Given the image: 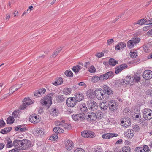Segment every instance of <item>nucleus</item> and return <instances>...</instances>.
I'll return each mask as SVG.
<instances>
[{"label": "nucleus", "instance_id": "12", "mask_svg": "<svg viewBox=\"0 0 152 152\" xmlns=\"http://www.w3.org/2000/svg\"><path fill=\"white\" fill-rule=\"evenodd\" d=\"M66 148L67 150H70L73 147V143L72 141L68 140L65 142Z\"/></svg>", "mask_w": 152, "mask_h": 152}, {"label": "nucleus", "instance_id": "43", "mask_svg": "<svg viewBox=\"0 0 152 152\" xmlns=\"http://www.w3.org/2000/svg\"><path fill=\"white\" fill-rule=\"evenodd\" d=\"M122 151L123 152H130V148L129 146H126L123 148Z\"/></svg>", "mask_w": 152, "mask_h": 152}, {"label": "nucleus", "instance_id": "41", "mask_svg": "<svg viewBox=\"0 0 152 152\" xmlns=\"http://www.w3.org/2000/svg\"><path fill=\"white\" fill-rule=\"evenodd\" d=\"M88 138L94 137L95 136V133L91 131H88Z\"/></svg>", "mask_w": 152, "mask_h": 152}, {"label": "nucleus", "instance_id": "35", "mask_svg": "<svg viewBox=\"0 0 152 152\" xmlns=\"http://www.w3.org/2000/svg\"><path fill=\"white\" fill-rule=\"evenodd\" d=\"M58 138V134H53L50 138V140L55 141Z\"/></svg>", "mask_w": 152, "mask_h": 152}, {"label": "nucleus", "instance_id": "20", "mask_svg": "<svg viewBox=\"0 0 152 152\" xmlns=\"http://www.w3.org/2000/svg\"><path fill=\"white\" fill-rule=\"evenodd\" d=\"M126 80H123L122 83L123 84H124V83H126V84H130V81H131L132 82L133 80V77H131V76H127L126 77Z\"/></svg>", "mask_w": 152, "mask_h": 152}, {"label": "nucleus", "instance_id": "39", "mask_svg": "<svg viewBox=\"0 0 152 152\" xmlns=\"http://www.w3.org/2000/svg\"><path fill=\"white\" fill-rule=\"evenodd\" d=\"M99 80H101L100 79V76L99 77L98 76H93L92 78V81L94 83L97 82Z\"/></svg>", "mask_w": 152, "mask_h": 152}, {"label": "nucleus", "instance_id": "27", "mask_svg": "<svg viewBox=\"0 0 152 152\" xmlns=\"http://www.w3.org/2000/svg\"><path fill=\"white\" fill-rule=\"evenodd\" d=\"M82 67L81 66L79 65H76L74 66L72 68V70L75 73H77L79 72L80 70L81 69Z\"/></svg>", "mask_w": 152, "mask_h": 152}, {"label": "nucleus", "instance_id": "15", "mask_svg": "<svg viewBox=\"0 0 152 152\" xmlns=\"http://www.w3.org/2000/svg\"><path fill=\"white\" fill-rule=\"evenodd\" d=\"M118 134L116 133H109L105 134L102 136V137L104 139H109L114 137H116Z\"/></svg>", "mask_w": 152, "mask_h": 152}, {"label": "nucleus", "instance_id": "62", "mask_svg": "<svg viewBox=\"0 0 152 152\" xmlns=\"http://www.w3.org/2000/svg\"><path fill=\"white\" fill-rule=\"evenodd\" d=\"M151 20H147L146 19V20L145 21L144 24H151Z\"/></svg>", "mask_w": 152, "mask_h": 152}, {"label": "nucleus", "instance_id": "28", "mask_svg": "<svg viewBox=\"0 0 152 152\" xmlns=\"http://www.w3.org/2000/svg\"><path fill=\"white\" fill-rule=\"evenodd\" d=\"M65 98L63 95H59L56 97L57 101L59 102H62L65 100Z\"/></svg>", "mask_w": 152, "mask_h": 152}, {"label": "nucleus", "instance_id": "1", "mask_svg": "<svg viewBox=\"0 0 152 152\" xmlns=\"http://www.w3.org/2000/svg\"><path fill=\"white\" fill-rule=\"evenodd\" d=\"M20 150H26L31 147V142L28 140H20Z\"/></svg>", "mask_w": 152, "mask_h": 152}, {"label": "nucleus", "instance_id": "26", "mask_svg": "<svg viewBox=\"0 0 152 152\" xmlns=\"http://www.w3.org/2000/svg\"><path fill=\"white\" fill-rule=\"evenodd\" d=\"M53 130L56 134L62 133L64 132V130L61 127H56L54 128Z\"/></svg>", "mask_w": 152, "mask_h": 152}, {"label": "nucleus", "instance_id": "51", "mask_svg": "<svg viewBox=\"0 0 152 152\" xmlns=\"http://www.w3.org/2000/svg\"><path fill=\"white\" fill-rule=\"evenodd\" d=\"M121 49H122L126 46V44L123 42H120L118 43Z\"/></svg>", "mask_w": 152, "mask_h": 152}, {"label": "nucleus", "instance_id": "10", "mask_svg": "<svg viewBox=\"0 0 152 152\" xmlns=\"http://www.w3.org/2000/svg\"><path fill=\"white\" fill-rule=\"evenodd\" d=\"M95 94L96 97L98 100H101L103 99L105 96L104 92H101L100 90H98L95 92Z\"/></svg>", "mask_w": 152, "mask_h": 152}, {"label": "nucleus", "instance_id": "37", "mask_svg": "<svg viewBox=\"0 0 152 152\" xmlns=\"http://www.w3.org/2000/svg\"><path fill=\"white\" fill-rule=\"evenodd\" d=\"M64 74L66 76L69 77H72L73 75L72 72L69 70L66 71L64 72Z\"/></svg>", "mask_w": 152, "mask_h": 152}, {"label": "nucleus", "instance_id": "31", "mask_svg": "<svg viewBox=\"0 0 152 152\" xmlns=\"http://www.w3.org/2000/svg\"><path fill=\"white\" fill-rule=\"evenodd\" d=\"M58 113V110L56 109L53 108L50 112V114L53 116H56Z\"/></svg>", "mask_w": 152, "mask_h": 152}, {"label": "nucleus", "instance_id": "7", "mask_svg": "<svg viewBox=\"0 0 152 152\" xmlns=\"http://www.w3.org/2000/svg\"><path fill=\"white\" fill-rule=\"evenodd\" d=\"M113 73L112 71H110L100 76L101 80H105L110 77H113Z\"/></svg>", "mask_w": 152, "mask_h": 152}, {"label": "nucleus", "instance_id": "61", "mask_svg": "<svg viewBox=\"0 0 152 152\" xmlns=\"http://www.w3.org/2000/svg\"><path fill=\"white\" fill-rule=\"evenodd\" d=\"M113 42V39H110L109 40H108L107 41V45H110L111 44H112Z\"/></svg>", "mask_w": 152, "mask_h": 152}, {"label": "nucleus", "instance_id": "14", "mask_svg": "<svg viewBox=\"0 0 152 152\" xmlns=\"http://www.w3.org/2000/svg\"><path fill=\"white\" fill-rule=\"evenodd\" d=\"M29 121L34 123H37L40 121L39 119L37 118V116L35 114H33L30 115L29 118Z\"/></svg>", "mask_w": 152, "mask_h": 152}, {"label": "nucleus", "instance_id": "64", "mask_svg": "<svg viewBox=\"0 0 152 152\" xmlns=\"http://www.w3.org/2000/svg\"><path fill=\"white\" fill-rule=\"evenodd\" d=\"M18 149L17 148L13 149L10 150L9 152H18Z\"/></svg>", "mask_w": 152, "mask_h": 152}, {"label": "nucleus", "instance_id": "54", "mask_svg": "<svg viewBox=\"0 0 152 152\" xmlns=\"http://www.w3.org/2000/svg\"><path fill=\"white\" fill-rule=\"evenodd\" d=\"M19 141L18 140H17V139L15 140L13 142V145L15 146H18V145L19 144Z\"/></svg>", "mask_w": 152, "mask_h": 152}, {"label": "nucleus", "instance_id": "21", "mask_svg": "<svg viewBox=\"0 0 152 152\" xmlns=\"http://www.w3.org/2000/svg\"><path fill=\"white\" fill-rule=\"evenodd\" d=\"M101 109L103 111L106 110L108 107V104L106 102H102L99 104Z\"/></svg>", "mask_w": 152, "mask_h": 152}, {"label": "nucleus", "instance_id": "53", "mask_svg": "<svg viewBox=\"0 0 152 152\" xmlns=\"http://www.w3.org/2000/svg\"><path fill=\"white\" fill-rule=\"evenodd\" d=\"M5 125V123L3 120L1 119L0 120V128L3 127Z\"/></svg>", "mask_w": 152, "mask_h": 152}, {"label": "nucleus", "instance_id": "55", "mask_svg": "<svg viewBox=\"0 0 152 152\" xmlns=\"http://www.w3.org/2000/svg\"><path fill=\"white\" fill-rule=\"evenodd\" d=\"M143 48L144 51L146 52H148L149 51V50L148 49V47L145 45L143 46Z\"/></svg>", "mask_w": 152, "mask_h": 152}, {"label": "nucleus", "instance_id": "40", "mask_svg": "<svg viewBox=\"0 0 152 152\" xmlns=\"http://www.w3.org/2000/svg\"><path fill=\"white\" fill-rule=\"evenodd\" d=\"M130 56L132 58H134L137 56V53L134 51H131L130 52Z\"/></svg>", "mask_w": 152, "mask_h": 152}, {"label": "nucleus", "instance_id": "42", "mask_svg": "<svg viewBox=\"0 0 152 152\" xmlns=\"http://www.w3.org/2000/svg\"><path fill=\"white\" fill-rule=\"evenodd\" d=\"M143 149L142 147H138L135 148L134 150L135 152H144Z\"/></svg>", "mask_w": 152, "mask_h": 152}, {"label": "nucleus", "instance_id": "34", "mask_svg": "<svg viewBox=\"0 0 152 152\" xmlns=\"http://www.w3.org/2000/svg\"><path fill=\"white\" fill-rule=\"evenodd\" d=\"M19 115V110L17 109L15 110L12 113V116L14 118H17L18 117Z\"/></svg>", "mask_w": 152, "mask_h": 152}, {"label": "nucleus", "instance_id": "24", "mask_svg": "<svg viewBox=\"0 0 152 152\" xmlns=\"http://www.w3.org/2000/svg\"><path fill=\"white\" fill-rule=\"evenodd\" d=\"M12 129L11 127L5 128L1 130L0 132L2 134H5L9 133Z\"/></svg>", "mask_w": 152, "mask_h": 152}, {"label": "nucleus", "instance_id": "30", "mask_svg": "<svg viewBox=\"0 0 152 152\" xmlns=\"http://www.w3.org/2000/svg\"><path fill=\"white\" fill-rule=\"evenodd\" d=\"M45 91L46 90L43 88H42L40 89H39L38 90L36 91V92L38 93L39 96L43 94Z\"/></svg>", "mask_w": 152, "mask_h": 152}, {"label": "nucleus", "instance_id": "50", "mask_svg": "<svg viewBox=\"0 0 152 152\" xmlns=\"http://www.w3.org/2000/svg\"><path fill=\"white\" fill-rule=\"evenodd\" d=\"M142 148L144 149L143 150L144 152H149L150 151L149 148L147 145H144Z\"/></svg>", "mask_w": 152, "mask_h": 152}, {"label": "nucleus", "instance_id": "33", "mask_svg": "<svg viewBox=\"0 0 152 152\" xmlns=\"http://www.w3.org/2000/svg\"><path fill=\"white\" fill-rule=\"evenodd\" d=\"M14 118L12 116L7 118L6 120L7 124H12L13 123L14 121Z\"/></svg>", "mask_w": 152, "mask_h": 152}, {"label": "nucleus", "instance_id": "29", "mask_svg": "<svg viewBox=\"0 0 152 152\" xmlns=\"http://www.w3.org/2000/svg\"><path fill=\"white\" fill-rule=\"evenodd\" d=\"M12 146H13V144L12 143V141L11 140V139L9 137H8L7 138V140L6 146L7 147L10 148Z\"/></svg>", "mask_w": 152, "mask_h": 152}, {"label": "nucleus", "instance_id": "38", "mask_svg": "<svg viewBox=\"0 0 152 152\" xmlns=\"http://www.w3.org/2000/svg\"><path fill=\"white\" fill-rule=\"evenodd\" d=\"M134 44L131 40L128 41L127 42V46L130 48H131L134 47Z\"/></svg>", "mask_w": 152, "mask_h": 152}, {"label": "nucleus", "instance_id": "5", "mask_svg": "<svg viewBox=\"0 0 152 152\" xmlns=\"http://www.w3.org/2000/svg\"><path fill=\"white\" fill-rule=\"evenodd\" d=\"M143 118L146 120H149L152 118V111L149 109L145 110L143 112Z\"/></svg>", "mask_w": 152, "mask_h": 152}, {"label": "nucleus", "instance_id": "46", "mask_svg": "<svg viewBox=\"0 0 152 152\" xmlns=\"http://www.w3.org/2000/svg\"><path fill=\"white\" fill-rule=\"evenodd\" d=\"M88 131H83L81 133V135L83 137L88 138Z\"/></svg>", "mask_w": 152, "mask_h": 152}, {"label": "nucleus", "instance_id": "59", "mask_svg": "<svg viewBox=\"0 0 152 152\" xmlns=\"http://www.w3.org/2000/svg\"><path fill=\"white\" fill-rule=\"evenodd\" d=\"M85 151L82 149L80 148H77L74 152H84Z\"/></svg>", "mask_w": 152, "mask_h": 152}, {"label": "nucleus", "instance_id": "57", "mask_svg": "<svg viewBox=\"0 0 152 152\" xmlns=\"http://www.w3.org/2000/svg\"><path fill=\"white\" fill-rule=\"evenodd\" d=\"M104 55V53H100L99 54L98 53H96L95 54V56L98 58H100L101 57L103 56Z\"/></svg>", "mask_w": 152, "mask_h": 152}, {"label": "nucleus", "instance_id": "52", "mask_svg": "<svg viewBox=\"0 0 152 152\" xmlns=\"http://www.w3.org/2000/svg\"><path fill=\"white\" fill-rule=\"evenodd\" d=\"M133 129L135 132H138L140 130L139 126L138 125H135L133 126Z\"/></svg>", "mask_w": 152, "mask_h": 152}, {"label": "nucleus", "instance_id": "17", "mask_svg": "<svg viewBox=\"0 0 152 152\" xmlns=\"http://www.w3.org/2000/svg\"><path fill=\"white\" fill-rule=\"evenodd\" d=\"M134 130L129 129L127 130V131L125 133V134L127 137L129 138H132L134 135Z\"/></svg>", "mask_w": 152, "mask_h": 152}, {"label": "nucleus", "instance_id": "60", "mask_svg": "<svg viewBox=\"0 0 152 152\" xmlns=\"http://www.w3.org/2000/svg\"><path fill=\"white\" fill-rule=\"evenodd\" d=\"M77 114L76 115H72V118L75 121L78 120Z\"/></svg>", "mask_w": 152, "mask_h": 152}, {"label": "nucleus", "instance_id": "48", "mask_svg": "<svg viewBox=\"0 0 152 152\" xmlns=\"http://www.w3.org/2000/svg\"><path fill=\"white\" fill-rule=\"evenodd\" d=\"M130 109L129 108H125L123 111V113L124 115L127 116V115L129 114V113Z\"/></svg>", "mask_w": 152, "mask_h": 152}, {"label": "nucleus", "instance_id": "11", "mask_svg": "<svg viewBox=\"0 0 152 152\" xmlns=\"http://www.w3.org/2000/svg\"><path fill=\"white\" fill-rule=\"evenodd\" d=\"M127 67L126 64H122L116 67L115 69V72L116 74H118L124 69Z\"/></svg>", "mask_w": 152, "mask_h": 152}, {"label": "nucleus", "instance_id": "22", "mask_svg": "<svg viewBox=\"0 0 152 152\" xmlns=\"http://www.w3.org/2000/svg\"><path fill=\"white\" fill-rule=\"evenodd\" d=\"M104 91L105 92L106 94H112V91L106 85H104L103 87Z\"/></svg>", "mask_w": 152, "mask_h": 152}, {"label": "nucleus", "instance_id": "58", "mask_svg": "<svg viewBox=\"0 0 152 152\" xmlns=\"http://www.w3.org/2000/svg\"><path fill=\"white\" fill-rule=\"evenodd\" d=\"M133 78L137 82H138L140 80V78L139 76H138L137 75H135V76H134V77Z\"/></svg>", "mask_w": 152, "mask_h": 152}, {"label": "nucleus", "instance_id": "44", "mask_svg": "<svg viewBox=\"0 0 152 152\" xmlns=\"http://www.w3.org/2000/svg\"><path fill=\"white\" fill-rule=\"evenodd\" d=\"M63 93L66 95L69 94L71 92V90L70 89L65 88L63 90Z\"/></svg>", "mask_w": 152, "mask_h": 152}, {"label": "nucleus", "instance_id": "36", "mask_svg": "<svg viewBox=\"0 0 152 152\" xmlns=\"http://www.w3.org/2000/svg\"><path fill=\"white\" fill-rule=\"evenodd\" d=\"M145 20H146V19L142 18L140 20L137 21V22L134 23V24L135 25L138 24L142 25L143 24H144L145 21Z\"/></svg>", "mask_w": 152, "mask_h": 152}, {"label": "nucleus", "instance_id": "25", "mask_svg": "<svg viewBox=\"0 0 152 152\" xmlns=\"http://www.w3.org/2000/svg\"><path fill=\"white\" fill-rule=\"evenodd\" d=\"M78 120L83 121L86 120V117L85 114L82 113L79 114H77Z\"/></svg>", "mask_w": 152, "mask_h": 152}, {"label": "nucleus", "instance_id": "23", "mask_svg": "<svg viewBox=\"0 0 152 152\" xmlns=\"http://www.w3.org/2000/svg\"><path fill=\"white\" fill-rule=\"evenodd\" d=\"M26 126V125L25 124L20 125V134L21 132H24L28 130V128Z\"/></svg>", "mask_w": 152, "mask_h": 152}, {"label": "nucleus", "instance_id": "16", "mask_svg": "<svg viewBox=\"0 0 152 152\" xmlns=\"http://www.w3.org/2000/svg\"><path fill=\"white\" fill-rule=\"evenodd\" d=\"M75 96V98H74L76 99V100L78 102L84 99V96L83 94L81 93H79L76 94Z\"/></svg>", "mask_w": 152, "mask_h": 152}, {"label": "nucleus", "instance_id": "47", "mask_svg": "<svg viewBox=\"0 0 152 152\" xmlns=\"http://www.w3.org/2000/svg\"><path fill=\"white\" fill-rule=\"evenodd\" d=\"M64 127L65 129H69L71 127V125L66 123H64L62 124L61 127Z\"/></svg>", "mask_w": 152, "mask_h": 152}, {"label": "nucleus", "instance_id": "56", "mask_svg": "<svg viewBox=\"0 0 152 152\" xmlns=\"http://www.w3.org/2000/svg\"><path fill=\"white\" fill-rule=\"evenodd\" d=\"M93 94V92H91L90 90H88L87 91V96L90 97Z\"/></svg>", "mask_w": 152, "mask_h": 152}, {"label": "nucleus", "instance_id": "45", "mask_svg": "<svg viewBox=\"0 0 152 152\" xmlns=\"http://www.w3.org/2000/svg\"><path fill=\"white\" fill-rule=\"evenodd\" d=\"M140 40V39L138 38H133L131 39L132 41V42L134 44L139 42Z\"/></svg>", "mask_w": 152, "mask_h": 152}, {"label": "nucleus", "instance_id": "3", "mask_svg": "<svg viewBox=\"0 0 152 152\" xmlns=\"http://www.w3.org/2000/svg\"><path fill=\"white\" fill-rule=\"evenodd\" d=\"M87 105L88 108L91 110H96L98 107V106L96 102L92 99H89L87 102Z\"/></svg>", "mask_w": 152, "mask_h": 152}, {"label": "nucleus", "instance_id": "2", "mask_svg": "<svg viewBox=\"0 0 152 152\" xmlns=\"http://www.w3.org/2000/svg\"><path fill=\"white\" fill-rule=\"evenodd\" d=\"M42 105L46 106L49 108L52 103L51 97L50 95H48L45 96L40 102Z\"/></svg>", "mask_w": 152, "mask_h": 152}, {"label": "nucleus", "instance_id": "8", "mask_svg": "<svg viewBox=\"0 0 152 152\" xmlns=\"http://www.w3.org/2000/svg\"><path fill=\"white\" fill-rule=\"evenodd\" d=\"M76 99L73 98H69L66 100V104L68 106L72 107L76 104Z\"/></svg>", "mask_w": 152, "mask_h": 152}, {"label": "nucleus", "instance_id": "4", "mask_svg": "<svg viewBox=\"0 0 152 152\" xmlns=\"http://www.w3.org/2000/svg\"><path fill=\"white\" fill-rule=\"evenodd\" d=\"M23 104L20 107V109L24 110L26 109L27 105H29L31 104H33L34 101H32L29 98H25L23 100Z\"/></svg>", "mask_w": 152, "mask_h": 152}, {"label": "nucleus", "instance_id": "63", "mask_svg": "<svg viewBox=\"0 0 152 152\" xmlns=\"http://www.w3.org/2000/svg\"><path fill=\"white\" fill-rule=\"evenodd\" d=\"M16 90H15L14 88L13 87H11V88L10 89V92L9 93L10 94H12V93H13L14 92H15Z\"/></svg>", "mask_w": 152, "mask_h": 152}, {"label": "nucleus", "instance_id": "18", "mask_svg": "<svg viewBox=\"0 0 152 152\" xmlns=\"http://www.w3.org/2000/svg\"><path fill=\"white\" fill-rule=\"evenodd\" d=\"M91 113H89V114H88L86 116V118H88H88H90V120H93L95 121L97 117L98 116V115H96V113L94 112H91Z\"/></svg>", "mask_w": 152, "mask_h": 152}, {"label": "nucleus", "instance_id": "19", "mask_svg": "<svg viewBox=\"0 0 152 152\" xmlns=\"http://www.w3.org/2000/svg\"><path fill=\"white\" fill-rule=\"evenodd\" d=\"M78 110H80L82 112H86L88 110L87 107L85 103L80 104L78 105Z\"/></svg>", "mask_w": 152, "mask_h": 152}, {"label": "nucleus", "instance_id": "9", "mask_svg": "<svg viewBox=\"0 0 152 152\" xmlns=\"http://www.w3.org/2000/svg\"><path fill=\"white\" fill-rule=\"evenodd\" d=\"M142 77L146 80L150 79L152 77V71L150 70H146L142 73Z\"/></svg>", "mask_w": 152, "mask_h": 152}, {"label": "nucleus", "instance_id": "49", "mask_svg": "<svg viewBox=\"0 0 152 152\" xmlns=\"http://www.w3.org/2000/svg\"><path fill=\"white\" fill-rule=\"evenodd\" d=\"M96 70V69L93 66H91L89 69V71L91 73L95 72Z\"/></svg>", "mask_w": 152, "mask_h": 152}, {"label": "nucleus", "instance_id": "32", "mask_svg": "<svg viewBox=\"0 0 152 152\" xmlns=\"http://www.w3.org/2000/svg\"><path fill=\"white\" fill-rule=\"evenodd\" d=\"M118 62L113 58H111L109 61V64L110 65L115 66L117 64Z\"/></svg>", "mask_w": 152, "mask_h": 152}, {"label": "nucleus", "instance_id": "13", "mask_svg": "<svg viewBox=\"0 0 152 152\" xmlns=\"http://www.w3.org/2000/svg\"><path fill=\"white\" fill-rule=\"evenodd\" d=\"M121 125L126 128L130 126L131 124L130 119L128 118L125 119L124 120H122L121 121Z\"/></svg>", "mask_w": 152, "mask_h": 152}, {"label": "nucleus", "instance_id": "6", "mask_svg": "<svg viewBox=\"0 0 152 152\" xmlns=\"http://www.w3.org/2000/svg\"><path fill=\"white\" fill-rule=\"evenodd\" d=\"M108 104L109 108L112 111H115L118 109V104L115 101L112 100L110 101Z\"/></svg>", "mask_w": 152, "mask_h": 152}]
</instances>
